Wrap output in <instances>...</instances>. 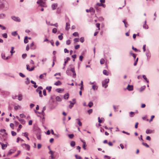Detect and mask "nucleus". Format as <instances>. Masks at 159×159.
Returning a JSON list of instances; mask_svg holds the SVG:
<instances>
[{
  "label": "nucleus",
  "instance_id": "1",
  "mask_svg": "<svg viewBox=\"0 0 159 159\" xmlns=\"http://www.w3.org/2000/svg\"><path fill=\"white\" fill-rule=\"evenodd\" d=\"M37 3L42 7H45L47 5L45 3V0H38Z\"/></svg>",
  "mask_w": 159,
  "mask_h": 159
},
{
  "label": "nucleus",
  "instance_id": "2",
  "mask_svg": "<svg viewBox=\"0 0 159 159\" xmlns=\"http://www.w3.org/2000/svg\"><path fill=\"white\" fill-rule=\"evenodd\" d=\"M109 79H106L102 81V86L105 88H107L108 86L107 84L109 82Z\"/></svg>",
  "mask_w": 159,
  "mask_h": 159
},
{
  "label": "nucleus",
  "instance_id": "3",
  "mask_svg": "<svg viewBox=\"0 0 159 159\" xmlns=\"http://www.w3.org/2000/svg\"><path fill=\"white\" fill-rule=\"evenodd\" d=\"M71 65H70L69 66L70 67H71ZM70 71H71L73 73V75H72L73 77L74 78H75L76 75V73L75 72V70L74 67H70Z\"/></svg>",
  "mask_w": 159,
  "mask_h": 159
},
{
  "label": "nucleus",
  "instance_id": "4",
  "mask_svg": "<svg viewBox=\"0 0 159 159\" xmlns=\"http://www.w3.org/2000/svg\"><path fill=\"white\" fill-rule=\"evenodd\" d=\"M5 7L4 0H0V9H3Z\"/></svg>",
  "mask_w": 159,
  "mask_h": 159
},
{
  "label": "nucleus",
  "instance_id": "5",
  "mask_svg": "<svg viewBox=\"0 0 159 159\" xmlns=\"http://www.w3.org/2000/svg\"><path fill=\"white\" fill-rule=\"evenodd\" d=\"M25 149L27 150H29L30 149V146L25 143H24L21 145Z\"/></svg>",
  "mask_w": 159,
  "mask_h": 159
},
{
  "label": "nucleus",
  "instance_id": "6",
  "mask_svg": "<svg viewBox=\"0 0 159 159\" xmlns=\"http://www.w3.org/2000/svg\"><path fill=\"white\" fill-rule=\"evenodd\" d=\"M11 18L14 21L20 22V19L18 17H16L15 16H11Z\"/></svg>",
  "mask_w": 159,
  "mask_h": 159
},
{
  "label": "nucleus",
  "instance_id": "7",
  "mask_svg": "<svg viewBox=\"0 0 159 159\" xmlns=\"http://www.w3.org/2000/svg\"><path fill=\"white\" fill-rule=\"evenodd\" d=\"M1 57L2 59L4 60H7L8 59L10 58V57L9 56L7 57H5V54L3 53H2Z\"/></svg>",
  "mask_w": 159,
  "mask_h": 159
},
{
  "label": "nucleus",
  "instance_id": "8",
  "mask_svg": "<svg viewBox=\"0 0 159 159\" xmlns=\"http://www.w3.org/2000/svg\"><path fill=\"white\" fill-rule=\"evenodd\" d=\"M133 86L132 85H130L128 84L127 86V89H128L129 91H132L133 90Z\"/></svg>",
  "mask_w": 159,
  "mask_h": 159
},
{
  "label": "nucleus",
  "instance_id": "9",
  "mask_svg": "<svg viewBox=\"0 0 159 159\" xmlns=\"http://www.w3.org/2000/svg\"><path fill=\"white\" fill-rule=\"evenodd\" d=\"M36 91L37 92V93H38L39 94V96L40 97H43V95L42 94V91L40 90H39L38 89H36Z\"/></svg>",
  "mask_w": 159,
  "mask_h": 159
},
{
  "label": "nucleus",
  "instance_id": "10",
  "mask_svg": "<svg viewBox=\"0 0 159 159\" xmlns=\"http://www.w3.org/2000/svg\"><path fill=\"white\" fill-rule=\"evenodd\" d=\"M0 144L2 146V149H5L7 146V144H4L0 142Z\"/></svg>",
  "mask_w": 159,
  "mask_h": 159
},
{
  "label": "nucleus",
  "instance_id": "11",
  "mask_svg": "<svg viewBox=\"0 0 159 159\" xmlns=\"http://www.w3.org/2000/svg\"><path fill=\"white\" fill-rule=\"evenodd\" d=\"M81 141L83 143V144L82 146L84 150H86V142H85L84 140H83L82 139H81Z\"/></svg>",
  "mask_w": 159,
  "mask_h": 159
},
{
  "label": "nucleus",
  "instance_id": "12",
  "mask_svg": "<svg viewBox=\"0 0 159 159\" xmlns=\"http://www.w3.org/2000/svg\"><path fill=\"white\" fill-rule=\"evenodd\" d=\"M70 29V24L69 23L67 22L66 24V30H68Z\"/></svg>",
  "mask_w": 159,
  "mask_h": 159
},
{
  "label": "nucleus",
  "instance_id": "13",
  "mask_svg": "<svg viewBox=\"0 0 159 159\" xmlns=\"http://www.w3.org/2000/svg\"><path fill=\"white\" fill-rule=\"evenodd\" d=\"M15 151V150H10L8 152L7 156H8L9 155H10L12 154V153H14Z\"/></svg>",
  "mask_w": 159,
  "mask_h": 159
},
{
  "label": "nucleus",
  "instance_id": "14",
  "mask_svg": "<svg viewBox=\"0 0 159 159\" xmlns=\"http://www.w3.org/2000/svg\"><path fill=\"white\" fill-rule=\"evenodd\" d=\"M70 68H68L66 70V73L68 75H71V73L70 72Z\"/></svg>",
  "mask_w": 159,
  "mask_h": 159
},
{
  "label": "nucleus",
  "instance_id": "15",
  "mask_svg": "<svg viewBox=\"0 0 159 159\" xmlns=\"http://www.w3.org/2000/svg\"><path fill=\"white\" fill-rule=\"evenodd\" d=\"M37 138L38 139L40 140L41 139V134L40 133H38L36 134Z\"/></svg>",
  "mask_w": 159,
  "mask_h": 159
},
{
  "label": "nucleus",
  "instance_id": "16",
  "mask_svg": "<svg viewBox=\"0 0 159 159\" xmlns=\"http://www.w3.org/2000/svg\"><path fill=\"white\" fill-rule=\"evenodd\" d=\"M143 27L144 29H148V25H146V21L145 20L144 22V24L143 25Z\"/></svg>",
  "mask_w": 159,
  "mask_h": 159
},
{
  "label": "nucleus",
  "instance_id": "17",
  "mask_svg": "<svg viewBox=\"0 0 159 159\" xmlns=\"http://www.w3.org/2000/svg\"><path fill=\"white\" fill-rule=\"evenodd\" d=\"M30 82L32 84H34L33 86L34 88H36L38 86L36 85V83L35 81L31 80Z\"/></svg>",
  "mask_w": 159,
  "mask_h": 159
},
{
  "label": "nucleus",
  "instance_id": "18",
  "mask_svg": "<svg viewBox=\"0 0 159 159\" xmlns=\"http://www.w3.org/2000/svg\"><path fill=\"white\" fill-rule=\"evenodd\" d=\"M76 120L77 121V124L79 125V126H81L82 125V124L80 119H76Z\"/></svg>",
  "mask_w": 159,
  "mask_h": 159
},
{
  "label": "nucleus",
  "instance_id": "19",
  "mask_svg": "<svg viewBox=\"0 0 159 159\" xmlns=\"http://www.w3.org/2000/svg\"><path fill=\"white\" fill-rule=\"evenodd\" d=\"M57 3L53 4L52 5V7L53 10L56 9V8L57 7Z\"/></svg>",
  "mask_w": 159,
  "mask_h": 159
},
{
  "label": "nucleus",
  "instance_id": "20",
  "mask_svg": "<svg viewBox=\"0 0 159 159\" xmlns=\"http://www.w3.org/2000/svg\"><path fill=\"white\" fill-rule=\"evenodd\" d=\"M146 56L148 58L150 57L151 56V54L149 51H147L146 52Z\"/></svg>",
  "mask_w": 159,
  "mask_h": 159
},
{
  "label": "nucleus",
  "instance_id": "21",
  "mask_svg": "<svg viewBox=\"0 0 159 159\" xmlns=\"http://www.w3.org/2000/svg\"><path fill=\"white\" fill-rule=\"evenodd\" d=\"M19 121L20 122V123L23 125H24L25 123V121L23 119H20Z\"/></svg>",
  "mask_w": 159,
  "mask_h": 159
},
{
  "label": "nucleus",
  "instance_id": "22",
  "mask_svg": "<svg viewBox=\"0 0 159 159\" xmlns=\"http://www.w3.org/2000/svg\"><path fill=\"white\" fill-rule=\"evenodd\" d=\"M129 54L131 55L133 57L134 59H135L136 57V55L135 54L133 53L132 51H131L130 52Z\"/></svg>",
  "mask_w": 159,
  "mask_h": 159
},
{
  "label": "nucleus",
  "instance_id": "23",
  "mask_svg": "<svg viewBox=\"0 0 159 159\" xmlns=\"http://www.w3.org/2000/svg\"><path fill=\"white\" fill-rule=\"evenodd\" d=\"M90 12L91 13V14L93 15L95 12V10L92 7L90 8Z\"/></svg>",
  "mask_w": 159,
  "mask_h": 159
},
{
  "label": "nucleus",
  "instance_id": "24",
  "mask_svg": "<svg viewBox=\"0 0 159 159\" xmlns=\"http://www.w3.org/2000/svg\"><path fill=\"white\" fill-rule=\"evenodd\" d=\"M70 60V58L69 57H66V60L65 59V62H64V66H66V63H67L68 61H69Z\"/></svg>",
  "mask_w": 159,
  "mask_h": 159
},
{
  "label": "nucleus",
  "instance_id": "25",
  "mask_svg": "<svg viewBox=\"0 0 159 159\" xmlns=\"http://www.w3.org/2000/svg\"><path fill=\"white\" fill-rule=\"evenodd\" d=\"M153 131L149 129H147L146 131V133L147 134H149L152 133Z\"/></svg>",
  "mask_w": 159,
  "mask_h": 159
},
{
  "label": "nucleus",
  "instance_id": "26",
  "mask_svg": "<svg viewBox=\"0 0 159 159\" xmlns=\"http://www.w3.org/2000/svg\"><path fill=\"white\" fill-rule=\"evenodd\" d=\"M6 16L5 14L3 13H1L0 14V19H2L4 18Z\"/></svg>",
  "mask_w": 159,
  "mask_h": 159
},
{
  "label": "nucleus",
  "instance_id": "27",
  "mask_svg": "<svg viewBox=\"0 0 159 159\" xmlns=\"http://www.w3.org/2000/svg\"><path fill=\"white\" fill-rule=\"evenodd\" d=\"M103 74L106 75H109V73L106 70H104L103 71Z\"/></svg>",
  "mask_w": 159,
  "mask_h": 159
},
{
  "label": "nucleus",
  "instance_id": "28",
  "mask_svg": "<svg viewBox=\"0 0 159 159\" xmlns=\"http://www.w3.org/2000/svg\"><path fill=\"white\" fill-rule=\"evenodd\" d=\"M70 104L69 105V107L70 108H71L75 104V102H72L71 101H70Z\"/></svg>",
  "mask_w": 159,
  "mask_h": 159
},
{
  "label": "nucleus",
  "instance_id": "29",
  "mask_svg": "<svg viewBox=\"0 0 159 159\" xmlns=\"http://www.w3.org/2000/svg\"><path fill=\"white\" fill-rule=\"evenodd\" d=\"M69 94L68 93H66L65 94L64 96V98L65 99H67L69 98Z\"/></svg>",
  "mask_w": 159,
  "mask_h": 159
},
{
  "label": "nucleus",
  "instance_id": "30",
  "mask_svg": "<svg viewBox=\"0 0 159 159\" xmlns=\"http://www.w3.org/2000/svg\"><path fill=\"white\" fill-rule=\"evenodd\" d=\"M61 82L59 80H58L56 82L54 83V85H61Z\"/></svg>",
  "mask_w": 159,
  "mask_h": 159
},
{
  "label": "nucleus",
  "instance_id": "31",
  "mask_svg": "<svg viewBox=\"0 0 159 159\" xmlns=\"http://www.w3.org/2000/svg\"><path fill=\"white\" fill-rule=\"evenodd\" d=\"M63 89L60 88L57 89L56 90V91L59 93H61V91H63Z\"/></svg>",
  "mask_w": 159,
  "mask_h": 159
},
{
  "label": "nucleus",
  "instance_id": "32",
  "mask_svg": "<svg viewBox=\"0 0 159 159\" xmlns=\"http://www.w3.org/2000/svg\"><path fill=\"white\" fill-rule=\"evenodd\" d=\"M56 99L57 101L58 102H61V99L60 98V97L58 96H57L56 97Z\"/></svg>",
  "mask_w": 159,
  "mask_h": 159
},
{
  "label": "nucleus",
  "instance_id": "33",
  "mask_svg": "<svg viewBox=\"0 0 159 159\" xmlns=\"http://www.w3.org/2000/svg\"><path fill=\"white\" fill-rule=\"evenodd\" d=\"M46 107H44L43 108V109H42V114L43 116H44L45 115V113L44 111L45 110H46Z\"/></svg>",
  "mask_w": 159,
  "mask_h": 159
},
{
  "label": "nucleus",
  "instance_id": "34",
  "mask_svg": "<svg viewBox=\"0 0 159 159\" xmlns=\"http://www.w3.org/2000/svg\"><path fill=\"white\" fill-rule=\"evenodd\" d=\"M98 88V86H96L95 84L93 85L92 86V89H93L94 90L97 89Z\"/></svg>",
  "mask_w": 159,
  "mask_h": 159
},
{
  "label": "nucleus",
  "instance_id": "35",
  "mask_svg": "<svg viewBox=\"0 0 159 159\" xmlns=\"http://www.w3.org/2000/svg\"><path fill=\"white\" fill-rule=\"evenodd\" d=\"M28 37L25 36L24 39V42L25 43H26L28 42Z\"/></svg>",
  "mask_w": 159,
  "mask_h": 159
},
{
  "label": "nucleus",
  "instance_id": "36",
  "mask_svg": "<svg viewBox=\"0 0 159 159\" xmlns=\"http://www.w3.org/2000/svg\"><path fill=\"white\" fill-rule=\"evenodd\" d=\"M75 141H72L70 142V145L71 147H73L75 146Z\"/></svg>",
  "mask_w": 159,
  "mask_h": 159
},
{
  "label": "nucleus",
  "instance_id": "37",
  "mask_svg": "<svg viewBox=\"0 0 159 159\" xmlns=\"http://www.w3.org/2000/svg\"><path fill=\"white\" fill-rule=\"evenodd\" d=\"M105 60L103 58H102L100 61V63L101 64H103L105 63Z\"/></svg>",
  "mask_w": 159,
  "mask_h": 159
},
{
  "label": "nucleus",
  "instance_id": "38",
  "mask_svg": "<svg viewBox=\"0 0 159 159\" xmlns=\"http://www.w3.org/2000/svg\"><path fill=\"white\" fill-rule=\"evenodd\" d=\"M143 78L145 79L146 80V81L148 83H149V81L147 79V78L146 76L144 75H143Z\"/></svg>",
  "mask_w": 159,
  "mask_h": 159
},
{
  "label": "nucleus",
  "instance_id": "39",
  "mask_svg": "<svg viewBox=\"0 0 159 159\" xmlns=\"http://www.w3.org/2000/svg\"><path fill=\"white\" fill-rule=\"evenodd\" d=\"M18 99L19 101H21L22 99V95L20 94L18 96Z\"/></svg>",
  "mask_w": 159,
  "mask_h": 159
},
{
  "label": "nucleus",
  "instance_id": "40",
  "mask_svg": "<svg viewBox=\"0 0 159 159\" xmlns=\"http://www.w3.org/2000/svg\"><path fill=\"white\" fill-rule=\"evenodd\" d=\"M11 34L13 36H16V35H17V33L16 31H14L12 32Z\"/></svg>",
  "mask_w": 159,
  "mask_h": 159
},
{
  "label": "nucleus",
  "instance_id": "41",
  "mask_svg": "<svg viewBox=\"0 0 159 159\" xmlns=\"http://www.w3.org/2000/svg\"><path fill=\"white\" fill-rule=\"evenodd\" d=\"M73 35L75 37L79 36V34L77 32H75L73 34Z\"/></svg>",
  "mask_w": 159,
  "mask_h": 159
},
{
  "label": "nucleus",
  "instance_id": "42",
  "mask_svg": "<svg viewBox=\"0 0 159 159\" xmlns=\"http://www.w3.org/2000/svg\"><path fill=\"white\" fill-rule=\"evenodd\" d=\"M113 107L114 109V110L115 111H117V110H116V109L118 108V106H116L115 105H113Z\"/></svg>",
  "mask_w": 159,
  "mask_h": 159
},
{
  "label": "nucleus",
  "instance_id": "43",
  "mask_svg": "<svg viewBox=\"0 0 159 159\" xmlns=\"http://www.w3.org/2000/svg\"><path fill=\"white\" fill-rule=\"evenodd\" d=\"M62 34H61V35H60L58 36V38H59V40H61L63 38V37L62 36Z\"/></svg>",
  "mask_w": 159,
  "mask_h": 159
},
{
  "label": "nucleus",
  "instance_id": "44",
  "mask_svg": "<svg viewBox=\"0 0 159 159\" xmlns=\"http://www.w3.org/2000/svg\"><path fill=\"white\" fill-rule=\"evenodd\" d=\"M68 136L69 137L70 139H72L73 138V137H74V135L73 134H68Z\"/></svg>",
  "mask_w": 159,
  "mask_h": 159
},
{
  "label": "nucleus",
  "instance_id": "45",
  "mask_svg": "<svg viewBox=\"0 0 159 159\" xmlns=\"http://www.w3.org/2000/svg\"><path fill=\"white\" fill-rule=\"evenodd\" d=\"M51 89H52L51 86L47 87L46 88V89L48 90L49 92H50L51 91Z\"/></svg>",
  "mask_w": 159,
  "mask_h": 159
},
{
  "label": "nucleus",
  "instance_id": "46",
  "mask_svg": "<svg viewBox=\"0 0 159 159\" xmlns=\"http://www.w3.org/2000/svg\"><path fill=\"white\" fill-rule=\"evenodd\" d=\"M93 102H90L89 103L88 105V106H89L90 107H91L93 106Z\"/></svg>",
  "mask_w": 159,
  "mask_h": 159
},
{
  "label": "nucleus",
  "instance_id": "47",
  "mask_svg": "<svg viewBox=\"0 0 159 159\" xmlns=\"http://www.w3.org/2000/svg\"><path fill=\"white\" fill-rule=\"evenodd\" d=\"M134 112L131 111L129 113V116L130 117H132L134 116Z\"/></svg>",
  "mask_w": 159,
  "mask_h": 159
},
{
  "label": "nucleus",
  "instance_id": "48",
  "mask_svg": "<svg viewBox=\"0 0 159 159\" xmlns=\"http://www.w3.org/2000/svg\"><path fill=\"white\" fill-rule=\"evenodd\" d=\"M75 156L76 159H81V157L80 156L75 155Z\"/></svg>",
  "mask_w": 159,
  "mask_h": 159
},
{
  "label": "nucleus",
  "instance_id": "49",
  "mask_svg": "<svg viewBox=\"0 0 159 159\" xmlns=\"http://www.w3.org/2000/svg\"><path fill=\"white\" fill-rule=\"evenodd\" d=\"M2 37L5 38H7V34L6 33H4L2 34Z\"/></svg>",
  "mask_w": 159,
  "mask_h": 159
},
{
  "label": "nucleus",
  "instance_id": "50",
  "mask_svg": "<svg viewBox=\"0 0 159 159\" xmlns=\"http://www.w3.org/2000/svg\"><path fill=\"white\" fill-rule=\"evenodd\" d=\"M19 75L23 77V78H24V77H25V76L24 75L23 73H20L19 74Z\"/></svg>",
  "mask_w": 159,
  "mask_h": 159
},
{
  "label": "nucleus",
  "instance_id": "51",
  "mask_svg": "<svg viewBox=\"0 0 159 159\" xmlns=\"http://www.w3.org/2000/svg\"><path fill=\"white\" fill-rule=\"evenodd\" d=\"M94 7L96 9V10L97 11H100V8L99 7H97V6H95Z\"/></svg>",
  "mask_w": 159,
  "mask_h": 159
},
{
  "label": "nucleus",
  "instance_id": "52",
  "mask_svg": "<svg viewBox=\"0 0 159 159\" xmlns=\"http://www.w3.org/2000/svg\"><path fill=\"white\" fill-rule=\"evenodd\" d=\"M20 107L19 105L15 106L14 107V109L16 110L18 109V108Z\"/></svg>",
  "mask_w": 159,
  "mask_h": 159
},
{
  "label": "nucleus",
  "instance_id": "53",
  "mask_svg": "<svg viewBox=\"0 0 159 159\" xmlns=\"http://www.w3.org/2000/svg\"><path fill=\"white\" fill-rule=\"evenodd\" d=\"M11 133L13 136H15L16 134V133L14 131H11Z\"/></svg>",
  "mask_w": 159,
  "mask_h": 159
},
{
  "label": "nucleus",
  "instance_id": "54",
  "mask_svg": "<svg viewBox=\"0 0 159 159\" xmlns=\"http://www.w3.org/2000/svg\"><path fill=\"white\" fill-rule=\"evenodd\" d=\"M93 112V110L92 109H90L89 110L87 111L88 113H89V114H91Z\"/></svg>",
  "mask_w": 159,
  "mask_h": 159
},
{
  "label": "nucleus",
  "instance_id": "55",
  "mask_svg": "<svg viewBox=\"0 0 159 159\" xmlns=\"http://www.w3.org/2000/svg\"><path fill=\"white\" fill-rule=\"evenodd\" d=\"M145 88L146 87L145 86H142L140 88V91H142L143 90L145 89Z\"/></svg>",
  "mask_w": 159,
  "mask_h": 159
},
{
  "label": "nucleus",
  "instance_id": "56",
  "mask_svg": "<svg viewBox=\"0 0 159 159\" xmlns=\"http://www.w3.org/2000/svg\"><path fill=\"white\" fill-rule=\"evenodd\" d=\"M138 60V58H137L136 61H135L134 62V66H135L137 65Z\"/></svg>",
  "mask_w": 159,
  "mask_h": 159
},
{
  "label": "nucleus",
  "instance_id": "57",
  "mask_svg": "<svg viewBox=\"0 0 159 159\" xmlns=\"http://www.w3.org/2000/svg\"><path fill=\"white\" fill-rule=\"evenodd\" d=\"M142 144L147 148L149 147V145L146 143L143 142Z\"/></svg>",
  "mask_w": 159,
  "mask_h": 159
},
{
  "label": "nucleus",
  "instance_id": "58",
  "mask_svg": "<svg viewBox=\"0 0 159 159\" xmlns=\"http://www.w3.org/2000/svg\"><path fill=\"white\" fill-rule=\"evenodd\" d=\"M20 150H18L17 151V153L16 154L14 155V157H17L19 154H20Z\"/></svg>",
  "mask_w": 159,
  "mask_h": 159
},
{
  "label": "nucleus",
  "instance_id": "59",
  "mask_svg": "<svg viewBox=\"0 0 159 159\" xmlns=\"http://www.w3.org/2000/svg\"><path fill=\"white\" fill-rule=\"evenodd\" d=\"M52 31L53 33H56L57 32V29L56 28H54L52 29Z\"/></svg>",
  "mask_w": 159,
  "mask_h": 159
},
{
  "label": "nucleus",
  "instance_id": "60",
  "mask_svg": "<svg viewBox=\"0 0 159 159\" xmlns=\"http://www.w3.org/2000/svg\"><path fill=\"white\" fill-rule=\"evenodd\" d=\"M80 41L81 43H83L84 41V38L83 37H81L80 39Z\"/></svg>",
  "mask_w": 159,
  "mask_h": 159
},
{
  "label": "nucleus",
  "instance_id": "61",
  "mask_svg": "<svg viewBox=\"0 0 159 159\" xmlns=\"http://www.w3.org/2000/svg\"><path fill=\"white\" fill-rule=\"evenodd\" d=\"M102 3H97L96 5H95V6H97V7H98V6H102Z\"/></svg>",
  "mask_w": 159,
  "mask_h": 159
},
{
  "label": "nucleus",
  "instance_id": "62",
  "mask_svg": "<svg viewBox=\"0 0 159 159\" xmlns=\"http://www.w3.org/2000/svg\"><path fill=\"white\" fill-rule=\"evenodd\" d=\"M20 116L22 118L25 117V116L23 114H20Z\"/></svg>",
  "mask_w": 159,
  "mask_h": 159
},
{
  "label": "nucleus",
  "instance_id": "63",
  "mask_svg": "<svg viewBox=\"0 0 159 159\" xmlns=\"http://www.w3.org/2000/svg\"><path fill=\"white\" fill-rule=\"evenodd\" d=\"M74 41L75 43L78 42L79 41V39L75 38L74 39Z\"/></svg>",
  "mask_w": 159,
  "mask_h": 159
},
{
  "label": "nucleus",
  "instance_id": "64",
  "mask_svg": "<svg viewBox=\"0 0 159 159\" xmlns=\"http://www.w3.org/2000/svg\"><path fill=\"white\" fill-rule=\"evenodd\" d=\"M27 56V54H23L22 55V57L23 59L25 58Z\"/></svg>",
  "mask_w": 159,
  "mask_h": 159
}]
</instances>
